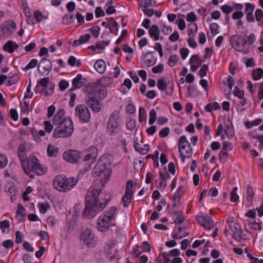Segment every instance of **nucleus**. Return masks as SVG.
<instances>
[{"mask_svg": "<svg viewBox=\"0 0 263 263\" xmlns=\"http://www.w3.org/2000/svg\"><path fill=\"white\" fill-rule=\"evenodd\" d=\"M91 38L90 34H86L80 36L78 40L74 41L72 46L73 47L79 46L81 44L87 43Z\"/></svg>", "mask_w": 263, "mask_h": 263, "instance_id": "cd10ccee", "label": "nucleus"}, {"mask_svg": "<svg viewBox=\"0 0 263 263\" xmlns=\"http://www.w3.org/2000/svg\"><path fill=\"white\" fill-rule=\"evenodd\" d=\"M69 86V83L66 80H63L59 83L60 89L62 90H65Z\"/></svg>", "mask_w": 263, "mask_h": 263, "instance_id": "338daca9", "label": "nucleus"}, {"mask_svg": "<svg viewBox=\"0 0 263 263\" xmlns=\"http://www.w3.org/2000/svg\"><path fill=\"white\" fill-rule=\"evenodd\" d=\"M252 75L254 80H258L263 76V70L261 68H256L252 71Z\"/></svg>", "mask_w": 263, "mask_h": 263, "instance_id": "7c9ffc66", "label": "nucleus"}, {"mask_svg": "<svg viewBox=\"0 0 263 263\" xmlns=\"http://www.w3.org/2000/svg\"><path fill=\"white\" fill-rule=\"evenodd\" d=\"M86 82V80L83 77L82 74H78L72 80V89L81 88Z\"/></svg>", "mask_w": 263, "mask_h": 263, "instance_id": "412c9836", "label": "nucleus"}, {"mask_svg": "<svg viewBox=\"0 0 263 263\" xmlns=\"http://www.w3.org/2000/svg\"><path fill=\"white\" fill-rule=\"evenodd\" d=\"M81 240L83 241L85 245H91L93 242V236L92 234L91 230L87 229L84 231L81 236Z\"/></svg>", "mask_w": 263, "mask_h": 263, "instance_id": "2eb2a0df", "label": "nucleus"}, {"mask_svg": "<svg viewBox=\"0 0 263 263\" xmlns=\"http://www.w3.org/2000/svg\"><path fill=\"white\" fill-rule=\"evenodd\" d=\"M250 135L251 137L253 139H256L259 140L260 142V145L259 146V147L261 149L263 148V135H256L255 134V131L252 132L250 133Z\"/></svg>", "mask_w": 263, "mask_h": 263, "instance_id": "a19ab883", "label": "nucleus"}, {"mask_svg": "<svg viewBox=\"0 0 263 263\" xmlns=\"http://www.w3.org/2000/svg\"><path fill=\"white\" fill-rule=\"evenodd\" d=\"M255 193L253 187L250 184H248L247 187V199L248 202L251 201L254 198Z\"/></svg>", "mask_w": 263, "mask_h": 263, "instance_id": "72a5a7b5", "label": "nucleus"}, {"mask_svg": "<svg viewBox=\"0 0 263 263\" xmlns=\"http://www.w3.org/2000/svg\"><path fill=\"white\" fill-rule=\"evenodd\" d=\"M110 197L109 193H102V189L98 188L95 184L87 193L85 198L86 205L82 216L88 219L93 218L107 205Z\"/></svg>", "mask_w": 263, "mask_h": 263, "instance_id": "f257e3e1", "label": "nucleus"}, {"mask_svg": "<svg viewBox=\"0 0 263 263\" xmlns=\"http://www.w3.org/2000/svg\"><path fill=\"white\" fill-rule=\"evenodd\" d=\"M254 5L250 3L245 4V13L246 14V19L249 22L254 21V17L253 14L254 10Z\"/></svg>", "mask_w": 263, "mask_h": 263, "instance_id": "6ab92c4d", "label": "nucleus"}, {"mask_svg": "<svg viewBox=\"0 0 263 263\" xmlns=\"http://www.w3.org/2000/svg\"><path fill=\"white\" fill-rule=\"evenodd\" d=\"M174 215L176 218L174 220L175 224H181L184 220L183 212L181 211L175 212Z\"/></svg>", "mask_w": 263, "mask_h": 263, "instance_id": "473e14b6", "label": "nucleus"}, {"mask_svg": "<svg viewBox=\"0 0 263 263\" xmlns=\"http://www.w3.org/2000/svg\"><path fill=\"white\" fill-rule=\"evenodd\" d=\"M107 94L106 87L100 84L93 85L88 89L87 105L94 112H98L101 109L100 101L103 100Z\"/></svg>", "mask_w": 263, "mask_h": 263, "instance_id": "f03ea898", "label": "nucleus"}, {"mask_svg": "<svg viewBox=\"0 0 263 263\" xmlns=\"http://www.w3.org/2000/svg\"><path fill=\"white\" fill-rule=\"evenodd\" d=\"M18 79V76L17 74H13L12 77H10L9 80L7 81L6 85L7 86H11L15 84Z\"/></svg>", "mask_w": 263, "mask_h": 263, "instance_id": "de8ad7c7", "label": "nucleus"}, {"mask_svg": "<svg viewBox=\"0 0 263 263\" xmlns=\"http://www.w3.org/2000/svg\"><path fill=\"white\" fill-rule=\"evenodd\" d=\"M180 52L181 58L183 60H185L186 58V57H187L188 54L189 53V50L186 48H182L180 50Z\"/></svg>", "mask_w": 263, "mask_h": 263, "instance_id": "774afa93", "label": "nucleus"}, {"mask_svg": "<svg viewBox=\"0 0 263 263\" xmlns=\"http://www.w3.org/2000/svg\"><path fill=\"white\" fill-rule=\"evenodd\" d=\"M169 133L170 128L168 127H166L160 131L159 135L162 138H165L168 136Z\"/></svg>", "mask_w": 263, "mask_h": 263, "instance_id": "0e129e2a", "label": "nucleus"}, {"mask_svg": "<svg viewBox=\"0 0 263 263\" xmlns=\"http://www.w3.org/2000/svg\"><path fill=\"white\" fill-rule=\"evenodd\" d=\"M148 6H143L142 9V11L144 13L148 16H152L154 14V9L152 8H148Z\"/></svg>", "mask_w": 263, "mask_h": 263, "instance_id": "09e8293b", "label": "nucleus"}, {"mask_svg": "<svg viewBox=\"0 0 263 263\" xmlns=\"http://www.w3.org/2000/svg\"><path fill=\"white\" fill-rule=\"evenodd\" d=\"M40 211L42 214H45L50 208V204L47 202H44L38 204Z\"/></svg>", "mask_w": 263, "mask_h": 263, "instance_id": "f704fd0d", "label": "nucleus"}, {"mask_svg": "<svg viewBox=\"0 0 263 263\" xmlns=\"http://www.w3.org/2000/svg\"><path fill=\"white\" fill-rule=\"evenodd\" d=\"M26 148L24 144H21L17 149V154L21 163L27 159L26 156Z\"/></svg>", "mask_w": 263, "mask_h": 263, "instance_id": "a878e982", "label": "nucleus"}, {"mask_svg": "<svg viewBox=\"0 0 263 263\" xmlns=\"http://www.w3.org/2000/svg\"><path fill=\"white\" fill-rule=\"evenodd\" d=\"M95 15L98 18L101 16H104L105 15V13L101 7H98L95 10Z\"/></svg>", "mask_w": 263, "mask_h": 263, "instance_id": "680f3d73", "label": "nucleus"}, {"mask_svg": "<svg viewBox=\"0 0 263 263\" xmlns=\"http://www.w3.org/2000/svg\"><path fill=\"white\" fill-rule=\"evenodd\" d=\"M10 227V222L8 220H5L0 222V229L2 230L3 233L5 232L6 228H8Z\"/></svg>", "mask_w": 263, "mask_h": 263, "instance_id": "8fccbe9b", "label": "nucleus"}, {"mask_svg": "<svg viewBox=\"0 0 263 263\" xmlns=\"http://www.w3.org/2000/svg\"><path fill=\"white\" fill-rule=\"evenodd\" d=\"M24 172L28 175L33 172L37 175H42L47 172V168L43 166L40 160L34 156H31L27 158L21 163Z\"/></svg>", "mask_w": 263, "mask_h": 263, "instance_id": "20e7f679", "label": "nucleus"}, {"mask_svg": "<svg viewBox=\"0 0 263 263\" xmlns=\"http://www.w3.org/2000/svg\"><path fill=\"white\" fill-rule=\"evenodd\" d=\"M89 30L91 31L92 34L95 37H98L100 30V27L98 26H94L90 28Z\"/></svg>", "mask_w": 263, "mask_h": 263, "instance_id": "6e6d98bb", "label": "nucleus"}, {"mask_svg": "<svg viewBox=\"0 0 263 263\" xmlns=\"http://www.w3.org/2000/svg\"><path fill=\"white\" fill-rule=\"evenodd\" d=\"M148 33L150 36L154 38L155 41L159 39L160 30L157 25H152L149 29Z\"/></svg>", "mask_w": 263, "mask_h": 263, "instance_id": "5701e85b", "label": "nucleus"}, {"mask_svg": "<svg viewBox=\"0 0 263 263\" xmlns=\"http://www.w3.org/2000/svg\"><path fill=\"white\" fill-rule=\"evenodd\" d=\"M64 115L65 110L64 109H61L59 110L53 117V123L56 124L62 122L63 120L64 119L63 118Z\"/></svg>", "mask_w": 263, "mask_h": 263, "instance_id": "c85d7f7f", "label": "nucleus"}, {"mask_svg": "<svg viewBox=\"0 0 263 263\" xmlns=\"http://www.w3.org/2000/svg\"><path fill=\"white\" fill-rule=\"evenodd\" d=\"M38 71L42 76H47L52 69V63L46 58H43L38 64Z\"/></svg>", "mask_w": 263, "mask_h": 263, "instance_id": "f8f14e48", "label": "nucleus"}, {"mask_svg": "<svg viewBox=\"0 0 263 263\" xmlns=\"http://www.w3.org/2000/svg\"><path fill=\"white\" fill-rule=\"evenodd\" d=\"M82 153L78 151L69 150L63 154V158L67 162L77 163L82 157Z\"/></svg>", "mask_w": 263, "mask_h": 263, "instance_id": "9b49d317", "label": "nucleus"}, {"mask_svg": "<svg viewBox=\"0 0 263 263\" xmlns=\"http://www.w3.org/2000/svg\"><path fill=\"white\" fill-rule=\"evenodd\" d=\"M100 85L101 86L106 87L113 83V79L111 77H104L100 79Z\"/></svg>", "mask_w": 263, "mask_h": 263, "instance_id": "2f4dec72", "label": "nucleus"}, {"mask_svg": "<svg viewBox=\"0 0 263 263\" xmlns=\"http://www.w3.org/2000/svg\"><path fill=\"white\" fill-rule=\"evenodd\" d=\"M139 120L141 123L146 121V112L144 108L141 107L139 109Z\"/></svg>", "mask_w": 263, "mask_h": 263, "instance_id": "ea45409f", "label": "nucleus"}, {"mask_svg": "<svg viewBox=\"0 0 263 263\" xmlns=\"http://www.w3.org/2000/svg\"><path fill=\"white\" fill-rule=\"evenodd\" d=\"M218 108H220V105L217 102H215L213 104L209 103L207 104L204 107L205 110L208 112H211L213 110H216Z\"/></svg>", "mask_w": 263, "mask_h": 263, "instance_id": "58836bf2", "label": "nucleus"}, {"mask_svg": "<svg viewBox=\"0 0 263 263\" xmlns=\"http://www.w3.org/2000/svg\"><path fill=\"white\" fill-rule=\"evenodd\" d=\"M178 145L180 156L182 161L183 162L186 158H189L192 156V148L184 135L182 136L180 138Z\"/></svg>", "mask_w": 263, "mask_h": 263, "instance_id": "6e6552de", "label": "nucleus"}, {"mask_svg": "<svg viewBox=\"0 0 263 263\" xmlns=\"http://www.w3.org/2000/svg\"><path fill=\"white\" fill-rule=\"evenodd\" d=\"M59 149L57 147L49 144L47 147V153L49 157H56L58 154Z\"/></svg>", "mask_w": 263, "mask_h": 263, "instance_id": "c756f323", "label": "nucleus"}, {"mask_svg": "<svg viewBox=\"0 0 263 263\" xmlns=\"http://www.w3.org/2000/svg\"><path fill=\"white\" fill-rule=\"evenodd\" d=\"M132 199V180H129L126 184L125 193L123 195L121 204L124 208L129 206Z\"/></svg>", "mask_w": 263, "mask_h": 263, "instance_id": "ddd939ff", "label": "nucleus"}, {"mask_svg": "<svg viewBox=\"0 0 263 263\" xmlns=\"http://www.w3.org/2000/svg\"><path fill=\"white\" fill-rule=\"evenodd\" d=\"M221 9L222 11V12H224V13H226V14H230L233 10L232 7H231L227 5H225L221 6Z\"/></svg>", "mask_w": 263, "mask_h": 263, "instance_id": "4d7b16f0", "label": "nucleus"}, {"mask_svg": "<svg viewBox=\"0 0 263 263\" xmlns=\"http://www.w3.org/2000/svg\"><path fill=\"white\" fill-rule=\"evenodd\" d=\"M186 20L188 22H193L196 21L197 17L193 12H191L187 14Z\"/></svg>", "mask_w": 263, "mask_h": 263, "instance_id": "bf43d9fd", "label": "nucleus"}, {"mask_svg": "<svg viewBox=\"0 0 263 263\" xmlns=\"http://www.w3.org/2000/svg\"><path fill=\"white\" fill-rule=\"evenodd\" d=\"M97 148L96 147H91L88 149V151L85 154L84 160L87 161L91 160L92 162L96 161L97 156ZM82 155L84 154L82 153Z\"/></svg>", "mask_w": 263, "mask_h": 263, "instance_id": "a211bd4d", "label": "nucleus"}, {"mask_svg": "<svg viewBox=\"0 0 263 263\" xmlns=\"http://www.w3.org/2000/svg\"><path fill=\"white\" fill-rule=\"evenodd\" d=\"M134 148L136 152L142 155L146 154L149 151V146L147 144H141L139 143H135Z\"/></svg>", "mask_w": 263, "mask_h": 263, "instance_id": "4be33fe9", "label": "nucleus"}, {"mask_svg": "<svg viewBox=\"0 0 263 263\" xmlns=\"http://www.w3.org/2000/svg\"><path fill=\"white\" fill-rule=\"evenodd\" d=\"M111 159L112 156L110 154L101 156L93 169V175L104 177L105 179L109 178L111 175V170L108 168V165L110 164Z\"/></svg>", "mask_w": 263, "mask_h": 263, "instance_id": "7ed1b4c3", "label": "nucleus"}, {"mask_svg": "<svg viewBox=\"0 0 263 263\" xmlns=\"http://www.w3.org/2000/svg\"><path fill=\"white\" fill-rule=\"evenodd\" d=\"M142 59L144 64L148 67L154 65L156 62V59L153 56V52L148 51L143 54Z\"/></svg>", "mask_w": 263, "mask_h": 263, "instance_id": "f3484780", "label": "nucleus"}, {"mask_svg": "<svg viewBox=\"0 0 263 263\" xmlns=\"http://www.w3.org/2000/svg\"><path fill=\"white\" fill-rule=\"evenodd\" d=\"M120 128V112L117 110L114 111L110 115L107 124L108 132L110 135H114L118 133Z\"/></svg>", "mask_w": 263, "mask_h": 263, "instance_id": "1a4fd4ad", "label": "nucleus"}, {"mask_svg": "<svg viewBox=\"0 0 263 263\" xmlns=\"http://www.w3.org/2000/svg\"><path fill=\"white\" fill-rule=\"evenodd\" d=\"M179 58L177 55L174 54L171 55L168 61V65L171 66L173 67L175 65L176 63L177 62Z\"/></svg>", "mask_w": 263, "mask_h": 263, "instance_id": "37998d69", "label": "nucleus"}, {"mask_svg": "<svg viewBox=\"0 0 263 263\" xmlns=\"http://www.w3.org/2000/svg\"><path fill=\"white\" fill-rule=\"evenodd\" d=\"M196 218L198 223L205 229L210 230L214 227V222L208 216L198 215Z\"/></svg>", "mask_w": 263, "mask_h": 263, "instance_id": "4468645a", "label": "nucleus"}, {"mask_svg": "<svg viewBox=\"0 0 263 263\" xmlns=\"http://www.w3.org/2000/svg\"><path fill=\"white\" fill-rule=\"evenodd\" d=\"M74 21V16L73 15L66 14L62 18V23L64 25H70Z\"/></svg>", "mask_w": 263, "mask_h": 263, "instance_id": "c9c22d12", "label": "nucleus"}, {"mask_svg": "<svg viewBox=\"0 0 263 263\" xmlns=\"http://www.w3.org/2000/svg\"><path fill=\"white\" fill-rule=\"evenodd\" d=\"M208 70V66L205 64L203 65L199 71L200 77L201 78H203L206 75Z\"/></svg>", "mask_w": 263, "mask_h": 263, "instance_id": "5fc2aeb1", "label": "nucleus"}, {"mask_svg": "<svg viewBox=\"0 0 263 263\" xmlns=\"http://www.w3.org/2000/svg\"><path fill=\"white\" fill-rule=\"evenodd\" d=\"M74 114L82 122L88 123L90 121V112L87 106L84 104L76 106Z\"/></svg>", "mask_w": 263, "mask_h": 263, "instance_id": "9d476101", "label": "nucleus"}, {"mask_svg": "<svg viewBox=\"0 0 263 263\" xmlns=\"http://www.w3.org/2000/svg\"><path fill=\"white\" fill-rule=\"evenodd\" d=\"M243 16V13L242 11H236L232 14V18L234 20H240Z\"/></svg>", "mask_w": 263, "mask_h": 263, "instance_id": "69168bd1", "label": "nucleus"}, {"mask_svg": "<svg viewBox=\"0 0 263 263\" xmlns=\"http://www.w3.org/2000/svg\"><path fill=\"white\" fill-rule=\"evenodd\" d=\"M157 113L154 109H152L149 112V124L152 125L156 121Z\"/></svg>", "mask_w": 263, "mask_h": 263, "instance_id": "c03bdc74", "label": "nucleus"}, {"mask_svg": "<svg viewBox=\"0 0 263 263\" xmlns=\"http://www.w3.org/2000/svg\"><path fill=\"white\" fill-rule=\"evenodd\" d=\"M225 134L229 137L232 138L234 134L233 127L230 126H227V128L224 130Z\"/></svg>", "mask_w": 263, "mask_h": 263, "instance_id": "13d9d810", "label": "nucleus"}, {"mask_svg": "<svg viewBox=\"0 0 263 263\" xmlns=\"http://www.w3.org/2000/svg\"><path fill=\"white\" fill-rule=\"evenodd\" d=\"M78 179L73 177H66L62 175L57 176L53 180V186L61 192H67L74 187L78 183Z\"/></svg>", "mask_w": 263, "mask_h": 263, "instance_id": "39448f33", "label": "nucleus"}, {"mask_svg": "<svg viewBox=\"0 0 263 263\" xmlns=\"http://www.w3.org/2000/svg\"><path fill=\"white\" fill-rule=\"evenodd\" d=\"M109 43L110 40L97 43L96 44V47L99 49L103 50L105 49V47L109 44Z\"/></svg>", "mask_w": 263, "mask_h": 263, "instance_id": "603ef678", "label": "nucleus"}, {"mask_svg": "<svg viewBox=\"0 0 263 263\" xmlns=\"http://www.w3.org/2000/svg\"><path fill=\"white\" fill-rule=\"evenodd\" d=\"M197 25L196 24H191L188 26V34L190 36L194 37L197 31Z\"/></svg>", "mask_w": 263, "mask_h": 263, "instance_id": "e433bc0d", "label": "nucleus"}, {"mask_svg": "<svg viewBox=\"0 0 263 263\" xmlns=\"http://www.w3.org/2000/svg\"><path fill=\"white\" fill-rule=\"evenodd\" d=\"M18 48L17 44L13 41H9L3 46L4 50L11 53L14 52L15 49Z\"/></svg>", "mask_w": 263, "mask_h": 263, "instance_id": "bb28decb", "label": "nucleus"}, {"mask_svg": "<svg viewBox=\"0 0 263 263\" xmlns=\"http://www.w3.org/2000/svg\"><path fill=\"white\" fill-rule=\"evenodd\" d=\"M234 96L239 98H242L244 96V92L243 90H240L238 87H235L234 89Z\"/></svg>", "mask_w": 263, "mask_h": 263, "instance_id": "3c124183", "label": "nucleus"}, {"mask_svg": "<svg viewBox=\"0 0 263 263\" xmlns=\"http://www.w3.org/2000/svg\"><path fill=\"white\" fill-rule=\"evenodd\" d=\"M95 69L101 74L103 73L106 69V64L103 60H98L94 64Z\"/></svg>", "mask_w": 263, "mask_h": 263, "instance_id": "393cba45", "label": "nucleus"}, {"mask_svg": "<svg viewBox=\"0 0 263 263\" xmlns=\"http://www.w3.org/2000/svg\"><path fill=\"white\" fill-rule=\"evenodd\" d=\"M210 30L212 34L215 35L218 33V25L217 24L213 23L210 25Z\"/></svg>", "mask_w": 263, "mask_h": 263, "instance_id": "864d4df0", "label": "nucleus"}, {"mask_svg": "<svg viewBox=\"0 0 263 263\" xmlns=\"http://www.w3.org/2000/svg\"><path fill=\"white\" fill-rule=\"evenodd\" d=\"M38 61L36 59H32L30 62L23 68L25 71H27L30 69L33 68L37 65Z\"/></svg>", "mask_w": 263, "mask_h": 263, "instance_id": "4c0bfd02", "label": "nucleus"}, {"mask_svg": "<svg viewBox=\"0 0 263 263\" xmlns=\"http://www.w3.org/2000/svg\"><path fill=\"white\" fill-rule=\"evenodd\" d=\"M246 44L247 41L245 38L242 36H240L237 40L236 45H235V46L232 47L236 51H241L245 54H247L249 52V49H245V46Z\"/></svg>", "mask_w": 263, "mask_h": 263, "instance_id": "dca6fc26", "label": "nucleus"}, {"mask_svg": "<svg viewBox=\"0 0 263 263\" xmlns=\"http://www.w3.org/2000/svg\"><path fill=\"white\" fill-rule=\"evenodd\" d=\"M117 209L115 206L110 208L108 211L100 216L97 220L98 229L102 232H105L109 230L110 226L114 224L116 217L115 213Z\"/></svg>", "mask_w": 263, "mask_h": 263, "instance_id": "423d86ee", "label": "nucleus"}, {"mask_svg": "<svg viewBox=\"0 0 263 263\" xmlns=\"http://www.w3.org/2000/svg\"><path fill=\"white\" fill-rule=\"evenodd\" d=\"M115 244L116 241L115 240H111L105 247V253L111 259L115 257V252H116V249L114 248Z\"/></svg>", "mask_w": 263, "mask_h": 263, "instance_id": "aec40b11", "label": "nucleus"}, {"mask_svg": "<svg viewBox=\"0 0 263 263\" xmlns=\"http://www.w3.org/2000/svg\"><path fill=\"white\" fill-rule=\"evenodd\" d=\"M255 15L256 21L259 22L263 17V11L261 9H258L256 10Z\"/></svg>", "mask_w": 263, "mask_h": 263, "instance_id": "052dcab7", "label": "nucleus"}, {"mask_svg": "<svg viewBox=\"0 0 263 263\" xmlns=\"http://www.w3.org/2000/svg\"><path fill=\"white\" fill-rule=\"evenodd\" d=\"M8 163V159L5 155L0 154V169L4 168Z\"/></svg>", "mask_w": 263, "mask_h": 263, "instance_id": "a18cd8bd", "label": "nucleus"}, {"mask_svg": "<svg viewBox=\"0 0 263 263\" xmlns=\"http://www.w3.org/2000/svg\"><path fill=\"white\" fill-rule=\"evenodd\" d=\"M58 126L55 128L53 136L55 138H66L71 136L73 132V126L69 118H64L62 122L56 124Z\"/></svg>", "mask_w": 263, "mask_h": 263, "instance_id": "0eeeda50", "label": "nucleus"}, {"mask_svg": "<svg viewBox=\"0 0 263 263\" xmlns=\"http://www.w3.org/2000/svg\"><path fill=\"white\" fill-rule=\"evenodd\" d=\"M164 66L163 64H159L155 67H154L152 70L154 73L161 72L163 70Z\"/></svg>", "mask_w": 263, "mask_h": 263, "instance_id": "e2e57ef3", "label": "nucleus"}, {"mask_svg": "<svg viewBox=\"0 0 263 263\" xmlns=\"http://www.w3.org/2000/svg\"><path fill=\"white\" fill-rule=\"evenodd\" d=\"M157 87L160 90H166L167 85L163 79H160L157 81Z\"/></svg>", "mask_w": 263, "mask_h": 263, "instance_id": "49530a36", "label": "nucleus"}, {"mask_svg": "<svg viewBox=\"0 0 263 263\" xmlns=\"http://www.w3.org/2000/svg\"><path fill=\"white\" fill-rule=\"evenodd\" d=\"M231 229L233 232L234 239L236 241H240L242 240V231L239 224L237 223Z\"/></svg>", "mask_w": 263, "mask_h": 263, "instance_id": "b1692460", "label": "nucleus"}, {"mask_svg": "<svg viewBox=\"0 0 263 263\" xmlns=\"http://www.w3.org/2000/svg\"><path fill=\"white\" fill-rule=\"evenodd\" d=\"M34 17L37 22H40L44 20L47 19V16H44L40 11H36L34 13Z\"/></svg>", "mask_w": 263, "mask_h": 263, "instance_id": "79ce46f5", "label": "nucleus"}]
</instances>
